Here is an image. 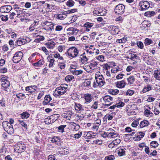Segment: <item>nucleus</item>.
Returning a JSON list of instances; mask_svg holds the SVG:
<instances>
[{"label":"nucleus","instance_id":"7c9ffc66","mask_svg":"<svg viewBox=\"0 0 160 160\" xmlns=\"http://www.w3.org/2000/svg\"><path fill=\"white\" fill-rule=\"evenodd\" d=\"M54 54L53 55V57L56 58H58L59 59L63 60V58L60 56V54L57 52H54Z\"/></svg>","mask_w":160,"mask_h":160},{"label":"nucleus","instance_id":"aec40b11","mask_svg":"<svg viewBox=\"0 0 160 160\" xmlns=\"http://www.w3.org/2000/svg\"><path fill=\"white\" fill-rule=\"evenodd\" d=\"M18 146L19 147V149H20V153H21L25 150L26 146L25 145L24 143L19 142Z\"/></svg>","mask_w":160,"mask_h":160},{"label":"nucleus","instance_id":"69168bd1","mask_svg":"<svg viewBox=\"0 0 160 160\" xmlns=\"http://www.w3.org/2000/svg\"><path fill=\"white\" fill-rule=\"evenodd\" d=\"M7 71V68H0V73H5Z\"/></svg>","mask_w":160,"mask_h":160},{"label":"nucleus","instance_id":"dca6fc26","mask_svg":"<svg viewBox=\"0 0 160 160\" xmlns=\"http://www.w3.org/2000/svg\"><path fill=\"white\" fill-rule=\"evenodd\" d=\"M39 22L38 20L34 21L33 22L29 28V30L30 32H32L34 31L35 27L38 25Z\"/></svg>","mask_w":160,"mask_h":160},{"label":"nucleus","instance_id":"412c9836","mask_svg":"<svg viewBox=\"0 0 160 160\" xmlns=\"http://www.w3.org/2000/svg\"><path fill=\"white\" fill-rule=\"evenodd\" d=\"M51 100L52 98L50 95H47L44 98V101L43 102V104H47Z\"/></svg>","mask_w":160,"mask_h":160},{"label":"nucleus","instance_id":"de8ad7c7","mask_svg":"<svg viewBox=\"0 0 160 160\" xmlns=\"http://www.w3.org/2000/svg\"><path fill=\"white\" fill-rule=\"evenodd\" d=\"M110 128H109L107 131V132H104L102 134V136L103 137H108L109 138V134Z\"/></svg>","mask_w":160,"mask_h":160},{"label":"nucleus","instance_id":"0eeeda50","mask_svg":"<svg viewBox=\"0 0 160 160\" xmlns=\"http://www.w3.org/2000/svg\"><path fill=\"white\" fill-rule=\"evenodd\" d=\"M42 24L44 27L43 28L48 31L49 29L51 31L54 29V27L55 24H54L51 22H49L46 21L42 22Z\"/></svg>","mask_w":160,"mask_h":160},{"label":"nucleus","instance_id":"4c0bfd02","mask_svg":"<svg viewBox=\"0 0 160 160\" xmlns=\"http://www.w3.org/2000/svg\"><path fill=\"white\" fill-rule=\"evenodd\" d=\"M118 153L119 156H122L125 154V151L122 149L120 148L118 150Z\"/></svg>","mask_w":160,"mask_h":160},{"label":"nucleus","instance_id":"603ef678","mask_svg":"<svg viewBox=\"0 0 160 160\" xmlns=\"http://www.w3.org/2000/svg\"><path fill=\"white\" fill-rule=\"evenodd\" d=\"M116 105L117 107L121 108L123 107L125 103L122 102H119L118 103H117Z\"/></svg>","mask_w":160,"mask_h":160},{"label":"nucleus","instance_id":"1a4fd4ad","mask_svg":"<svg viewBox=\"0 0 160 160\" xmlns=\"http://www.w3.org/2000/svg\"><path fill=\"white\" fill-rule=\"evenodd\" d=\"M125 7L122 4H118L116 6L115 9V12L118 14H122L124 11Z\"/></svg>","mask_w":160,"mask_h":160},{"label":"nucleus","instance_id":"09e8293b","mask_svg":"<svg viewBox=\"0 0 160 160\" xmlns=\"http://www.w3.org/2000/svg\"><path fill=\"white\" fill-rule=\"evenodd\" d=\"M98 101H95L92 105L91 108L95 109H97L98 108Z\"/></svg>","mask_w":160,"mask_h":160},{"label":"nucleus","instance_id":"c9c22d12","mask_svg":"<svg viewBox=\"0 0 160 160\" xmlns=\"http://www.w3.org/2000/svg\"><path fill=\"white\" fill-rule=\"evenodd\" d=\"M144 115L147 117H151L153 116V113L150 111H144Z\"/></svg>","mask_w":160,"mask_h":160},{"label":"nucleus","instance_id":"5701e85b","mask_svg":"<svg viewBox=\"0 0 160 160\" xmlns=\"http://www.w3.org/2000/svg\"><path fill=\"white\" fill-rule=\"evenodd\" d=\"M103 100L105 102L108 103L113 101V98L109 96H106L103 97Z\"/></svg>","mask_w":160,"mask_h":160},{"label":"nucleus","instance_id":"5fc2aeb1","mask_svg":"<svg viewBox=\"0 0 160 160\" xmlns=\"http://www.w3.org/2000/svg\"><path fill=\"white\" fill-rule=\"evenodd\" d=\"M82 134V132H79L78 133L74 134V137L75 138H80Z\"/></svg>","mask_w":160,"mask_h":160},{"label":"nucleus","instance_id":"7ed1b4c3","mask_svg":"<svg viewBox=\"0 0 160 160\" xmlns=\"http://www.w3.org/2000/svg\"><path fill=\"white\" fill-rule=\"evenodd\" d=\"M2 126L5 130L8 133L12 134L13 133L14 130L12 126L7 121L2 122Z\"/></svg>","mask_w":160,"mask_h":160},{"label":"nucleus","instance_id":"9b49d317","mask_svg":"<svg viewBox=\"0 0 160 160\" xmlns=\"http://www.w3.org/2000/svg\"><path fill=\"white\" fill-rule=\"evenodd\" d=\"M83 98L85 100L84 104H88L92 100L93 98L91 94L86 93L84 95Z\"/></svg>","mask_w":160,"mask_h":160},{"label":"nucleus","instance_id":"4d7b16f0","mask_svg":"<svg viewBox=\"0 0 160 160\" xmlns=\"http://www.w3.org/2000/svg\"><path fill=\"white\" fill-rule=\"evenodd\" d=\"M74 4V2L71 0L68 1L67 2V5L69 7L72 6Z\"/></svg>","mask_w":160,"mask_h":160},{"label":"nucleus","instance_id":"473e14b6","mask_svg":"<svg viewBox=\"0 0 160 160\" xmlns=\"http://www.w3.org/2000/svg\"><path fill=\"white\" fill-rule=\"evenodd\" d=\"M16 11L17 14L18 15L23 14L25 12V11L23 10V9H22L19 8H16Z\"/></svg>","mask_w":160,"mask_h":160},{"label":"nucleus","instance_id":"a878e982","mask_svg":"<svg viewBox=\"0 0 160 160\" xmlns=\"http://www.w3.org/2000/svg\"><path fill=\"white\" fill-rule=\"evenodd\" d=\"M71 125L72 127H73V130L74 131H78L80 128V126L78 124H76L74 122H72L71 123Z\"/></svg>","mask_w":160,"mask_h":160},{"label":"nucleus","instance_id":"423d86ee","mask_svg":"<svg viewBox=\"0 0 160 160\" xmlns=\"http://www.w3.org/2000/svg\"><path fill=\"white\" fill-rule=\"evenodd\" d=\"M23 56V53L21 51L17 52L14 54L12 61L14 63H18L21 60Z\"/></svg>","mask_w":160,"mask_h":160},{"label":"nucleus","instance_id":"0e129e2a","mask_svg":"<svg viewBox=\"0 0 160 160\" xmlns=\"http://www.w3.org/2000/svg\"><path fill=\"white\" fill-rule=\"evenodd\" d=\"M63 27L61 25H58L55 28V30L57 31H60L62 29Z\"/></svg>","mask_w":160,"mask_h":160},{"label":"nucleus","instance_id":"052dcab7","mask_svg":"<svg viewBox=\"0 0 160 160\" xmlns=\"http://www.w3.org/2000/svg\"><path fill=\"white\" fill-rule=\"evenodd\" d=\"M7 151V148L4 146L2 147L1 150V152L2 154H5L6 153Z\"/></svg>","mask_w":160,"mask_h":160},{"label":"nucleus","instance_id":"8fccbe9b","mask_svg":"<svg viewBox=\"0 0 160 160\" xmlns=\"http://www.w3.org/2000/svg\"><path fill=\"white\" fill-rule=\"evenodd\" d=\"M55 60L53 58H50L49 61V64L48 65L49 68L52 67L54 64Z\"/></svg>","mask_w":160,"mask_h":160},{"label":"nucleus","instance_id":"b1692460","mask_svg":"<svg viewBox=\"0 0 160 160\" xmlns=\"http://www.w3.org/2000/svg\"><path fill=\"white\" fill-rule=\"evenodd\" d=\"M149 122L148 121L145 120L142 121L140 124V127L141 128H143L144 127L148 126V125Z\"/></svg>","mask_w":160,"mask_h":160},{"label":"nucleus","instance_id":"13d9d810","mask_svg":"<svg viewBox=\"0 0 160 160\" xmlns=\"http://www.w3.org/2000/svg\"><path fill=\"white\" fill-rule=\"evenodd\" d=\"M68 41H73L75 40L76 37L75 36H71L70 35H68Z\"/></svg>","mask_w":160,"mask_h":160},{"label":"nucleus","instance_id":"39448f33","mask_svg":"<svg viewBox=\"0 0 160 160\" xmlns=\"http://www.w3.org/2000/svg\"><path fill=\"white\" fill-rule=\"evenodd\" d=\"M31 39L28 37H25L23 38H20L15 42V46H20L24 45L27 42H30Z\"/></svg>","mask_w":160,"mask_h":160},{"label":"nucleus","instance_id":"20e7f679","mask_svg":"<svg viewBox=\"0 0 160 160\" xmlns=\"http://www.w3.org/2000/svg\"><path fill=\"white\" fill-rule=\"evenodd\" d=\"M95 78L97 82L100 86L103 85L105 82L103 76L100 72H97L95 74Z\"/></svg>","mask_w":160,"mask_h":160},{"label":"nucleus","instance_id":"6e6d98bb","mask_svg":"<svg viewBox=\"0 0 160 160\" xmlns=\"http://www.w3.org/2000/svg\"><path fill=\"white\" fill-rule=\"evenodd\" d=\"M37 38L36 39V41L37 42H39L40 41L43 40L44 39V38L43 36H38V35L37 36Z\"/></svg>","mask_w":160,"mask_h":160},{"label":"nucleus","instance_id":"49530a36","mask_svg":"<svg viewBox=\"0 0 160 160\" xmlns=\"http://www.w3.org/2000/svg\"><path fill=\"white\" fill-rule=\"evenodd\" d=\"M19 147L18 146V143L14 146V151L18 153H20V149H19Z\"/></svg>","mask_w":160,"mask_h":160},{"label":"nucleus","instance_id":"cd10ccee","mask_svg":"<svg viewBox=\"0 0 160 160\" xmlns=\"http://www.w3.org/2000/svg\"><path fill=\"white\" fill-rule=\"evenodd\" d=\"M83 55V54L82 55H81V57L80 58L79 61L82 63H85L87 61L88 59L86 56Z\"/></svg>","mask_w":160,"mask_h":160},{"label":"nucleus","instance_id":"f3484780","mask_svg":"<svg viewBox=\"0 0 160 160\" xmlns=\"http://www.w3.org/2000/svg\"><path fill=\"white\" fill-rule=\"evenodd\" d=\"M67 14H68L66 11L61 12L57 15V18L61 20H63L66 17Z\"/></svg>","mask_w":160,"mask_h":160},{"label":"nucleus","instance_id":"ea45409f","mask_svg":"<svg viewBox=\"0 0 160 160\" xmlns=\"http://www.w3.org/2000/svg\"><path fill=\"white\" fill-rule=\"evenodd\" d=\"M74 79V77L72 75H68L65 78V80L68 82L71 81Z\"/></svg>","mask_w":160,"mask_h":160},{"label":"nucleus","instance_id":"e433bc0d","mask_svg":"<svg viewBox=\"0 0 160 160\" xmlns=\"http://www.w3.org/2000/svg\"><path fill=\"white\" fill-rule=\"evenodd\" d=\"M128 82L130 84H132L135 81V78L133 76H130L128 79Z\"/></svg>","mask_w":160,"mask_h":160},{"label":"nucleus","instance_id":"6ab92c4d","mask_svg":"<svg viewBox=\"0 0 160 160\" xmlns=\"http://www.w3.org/2000/svg\"><path fill=\"white\" fill-rule=\"evenodd\" d=\"M126 83L124 80L117 82V87L119 88H123L125 86Z\"/></svg>","mask_w":160,"mask_h":160},{"label":"nucleus","instance_id":"e2e57ef3","mask_svg":"<svg viewBox=\"0 0 160 160\" xmlns=\"http://www.w3.org/2000/svg\"><path fill=\"white\" fill-rule=\"evenodd\" d=\"M83 85L86 87L89 86L91 84V82L90 81L86 80L83 82Z\"/></svg>","mask_w":160,"mask_h":160},{"label":"nucleus","instance_id":"f704fd0d","mask_svg":"<svg viewBox=\"0 0 160 160\" xmlns=\"http://www.w3.org/2000/svg\"><path fill=\"white\" fill-rule=\"evenodd\" d=\"M109 92L113 95H116L119 93V91L118 89H111L109 90Z\"/></svg>","mask_w":160,"mask_h":160},{"label":"nucleus","instance_id":"f257e3e1","mask_svg":"<svg viewBox=\"0 0 160 160\" xmlns=\"http://www.w3.org/2000/svg\"><path fill=\"white\" fill-rule=\"evenodd\" d=\"M79 52V50L75 47H71L67 51L68 57L70 58H74L77 57Z\"/></svg>","mask_w":160,"mask_h":160},{"label":"nucleus","instance_id":"4be33fe9","mask_svg":"<svg viewBox=\"0 0 160 160\" xmlns=\"http://www.w3.org/2000/svg\"><path fill=\"white\" fill-rule=\"evenodd\" d=\"M46 45L47 46V48L49 49L53 48L55 45V43L52 41L47 42Z\"/></svg>","mask_w":160,"mask_h":160},{"label":"nucleus","instance_id":"2f4dec72","mask_svg":"<svg viewBox=\"0 0 160 160\" xmlns=\"http://www.w3.org/2000/svg\"><path fill=\"white\" fill-rule=\"evenodd\" d=\"M51 141L53 143L58 144L60 142V139L58 137H55L52 138Z\"/></svg>","mask_w":160,"mask_h":160},{"label":"nucleus","instance_id":"c756f323","mask_svg":"<svg viewBox=\"0 0 160 160\" xmlns=\"http://www.w3.org/2000/svg\"><path fill=\"white\" fill-rule=\"evenodd\" d=\"M154 76L157 80H160V72L158 70L155 71L154 72Z\"/></svg>","mask_w":160,"mask_h":160},{"label":"nucleus","instance_id":"c85d7f7f","mask_svg":"<svg viewBox=\"0 0 160 160\" xmlns=\"http://www.w3.org/2000/svg\"><path fill=\"white\" fill-rule=\"evenodd\" d=\"M74 107L76 110L81 111L83 110L82 105L79 103H75Z\"/></svg>","mask_w":160,"mask_h":160},{"label":"nucleus","instance_id":"2eb2a0df","mask_svg":"<svg viewBox=\"0 0 160 160\" xmlns=\"http://www.w3.org/2000/svg\"><path fill=\"white\" fill-rule=\"evenodd\" d=\"M109 138H115L117 137H119V134L115 132L114 130L112 128H110L109 134Z\"/></svg>","mask_w":160,"mask_h":160},{"label":"nucleus","instance_id":"37998d69","mask_svg":"<svg viewBox=\"0 0 160 160\" xmlns=\"http://www.w3.org/2000/svg\"><path fill=\"white\" fill-rule=\"evenodd\" d=\"M93 23L87 22L84 25V26L86 28H91L93 26Z\"/></svg>","mask_w":160,"mask_h":160},{"label":"nucleus","instance_id":"6e6552de","mask_svg":"<svg viewBox=\"0 0 160 160\" xmlns=\"http://www.w3.org/2000/svg\"><path fill=\"white\" fill-rule=\"evenodd\" d=\"M139 6L141 11L146 10L150 7L149 2L145 0H142L139 2Z\"/></svg>","mask_w":160,"mask_h":160},{"label":"nucleus","instance_id":"864d4df0","mask_svg":"<svg viewBox=\"0 0 160 160\" xmlns=\"http://www.w3.org/2000/svg\"><path fill=\"white\" fill-rule=\"evenodd\" d=\"M114 159H115L114 156L111 155L106 157L105 158V160H113Z\"/></svg>","mask_w":160,"mask_h":160},{"label":"nucleus","instance_id":"58836bf2","mask_svg":"<svg viewBox=\"0 0 160 160\" xmlns=\"http://www.w3.org/2000/svg\"><path fill=\"white\" fill-rule=\"evenodd\" d=\"M96 58L98 60L103 62L105 61L104 56L102 55H99L96 57Z\"/></svg>","mask_w":160,"mask_h":160},{"label":"nucleus","instance_id":"338daca9","mask_svg":"<svg viewBox=\"0 0 160 160\" xmlns=\"http://www.w3.org/2000/svg\"><path fill=\"white\" fill-rule=\"evenodd\" d=\"M82 70H76L73 73V74L75 75H78L82 73Z\"/></svg>","mask_w":160,"mask_h":160},{"label":"nucleus","instance_id":"ddd939ff","mask_svg":"<svg viewBox=\"0 0 160 160\" xmlns=\"http://www.w3.org/2000/svg\"><path fill=\"white\" fill-rule=\"evenodd\" d=\"M121 142L120 139L119 138H117L113 140L108 145V147L110 148H112L116 147Z\"/></svg>","mask_w":160,"mask_h":160},{"label":"nucleus","instance_id":"a18cd8bd","mask_svg":"<svg viewBox=\"0 0 160 160\" xmlns=\"http://www.w3.org/2000/svg\"><path fill=\"white\" fill-rule=\"evenodd\" d=\"M152 42L151 39L148 38H146L144 41V44L146 45H148L152 43Z\"/></svg>","mask_w":160,"mask_h":160},{"label":"nucleus","instance_id":"c03bdc74","mask_svg":"<svg viewBox=\"0 0 160 160\" xmlns=\"http://www.w3.org/2000/svg\"><path fill=\"white\" fill-rule=\"evenodd\" d=\"M66 126V125H61L58 127V131L59 132H64V128Z\"/></svg>","mask_w":160,"mask_h":160},{"label":"nucleus","instance_id":"79ce46f5","mask_svg":"<svg viewBox=\"0 0 160 160\" xmlns=\"http://www.w3.org/2000/svg\"><path fill=\"white\" fill-rule=\"evenodd\" d=\"M159 144L156 141H152L150 143V145L153 148H156L158 146Z\"/></svg>","mask_w":160,"mask_h":160},{"label":"nucleus","instance_id":"774afa93","mask_svg":"<svg viewBox=\"0 0 160 160\" xmlns=\"http://www.w3.org/2000/svg\"><path fill=\"white\" fill-rule=\"evenodd\" d=\"M111 72L112 73H115L119 71V70L117 68H113L111 70Z\"/></svg>","mask_w":160,"mask_h":160},{"label":"nucleus","instance_id":"a19ab883","mask_svg":"<svg viewBox=\"0 0 160 160\" xmlns=\"http://www.w3.org/2000/svg\"><path fill=\"white\" fill-rule=\"evenodd\" d=\"M43 62L41 60H39L36 63H34L33 64L35 66L39 67L43 64Z\"/></svg>","mask_w":160,"mask_h":160},{"label":"nucleus","instance_id":"393cba45","mask_svg":"<svg viewBox=\"0 0 160 160\" xmlns=\"http://www.w3.org/2000/svg\"><path fill=\"white\" fill-rule=\"evenodd\" d=\"M155 14V12L153 11H148L145 13L144 15L148 17H151L154 16Z\"/></svg>","mask_w":160,"mask_h":160},{"label":"nucleus","instance_id":"f8f14e48","mask_svg":"<svg viewBox=\"0 0 160 160\" xmlns=\"http://www.w3.org/2000/svg\"><path fill=\"white\" fill-rule=\"evenodd\" d=\"M12 9V7L10 5L3 6L0 8V12L4 13L9 12Z\"/></svg>","mask_w":160,"mask_h":160},{"label":"nucleus","instance_id":"680f3d73","mask_svg":"<svg viewBox=\"0 0 160 160\" xmlns=\"http://www.w3.org/2000/svg\"><path fill=\"white\" fill-rule=\"evenodd\" d=\"M139 122L138 121H134L132 124V126L133 127H136L138 124Z\"/></svg>","mask_w":160,"mask_h":160},{"label":"nucleus","instance_id":"bb28decb","mask_svg":"<svg viewBox=\"0 0 160 160\" xmlns=\"http://www.w3.org/2000/svg\"><path fill=\"white\" fill-rule=\"evenodd\" d=\"M98 64L97 62L95 61L89 63V67L91 68V70L95 69Z\"/></svg>","mask_w":160,"mask_h":160},{"label":"nucleus","instance_id":"bf43d9fd","mask_svg":"<svg viewBox=\"0 0 160 160\" xmlns=\"http://www.w3.org/2000/svg\"><path fill=\"white\" fill-rule=\"evenodd\" d=\"M18 122L20 123L22 125V126L23 127L25 128H27V124H26L22 120H19Z\"/></svg>","mask_w":160,"mask_h":160},{"label":"nucleus","instance_id":"72a5a7b5","mask_svg":"<svg viewBox=\"0 0 160 160\" xmlns=\"http://www.w3.org/2000/svg\"><path fill=\"white\" fill-rule=\"evenodd\" d=\"M21 117L22 119L27 118L29 116V114L27 112H24L20 114Z\"/></svg>","mask_w":160,"mask_h":160},{"label":"nucleus","instance_id":"4468645a","mask_svg":"<svg viewBox=\"0 0 160 160\" xmlns=\"http://www.w3.org/2000/svg\"><path fill=\"white\" fill-rule=\"evenodd\" d=\"M67 31L68 32L67 33V35L70 36L73 34L74 33H78L79 31V30L72 27L69 28L67 29Z\"/></svg>","mask_w":160,"mask_h":160},{"label":"nucleus","instance_id":"9d476101","mask_svg":"<svg viewBox=\"0 0 160 160\" xmlns=\"http://www.w3.org/2000/svg\"><path fill=\"white\" fill-rule=\"evenodd\" d=\"M2 80V86L3 88L2 89H3L5 91H7L8 87L10 85L9 82L4 77H3L1 79Z\"/></svg>","mask_w":160,"mask_h":160},{"label":"nucleus","instance_id":"a211bd4d","mask_svg":"<svg viewBox=\"0 0 160 160\" xmlns=\"http://www.w3.org/2000/svg\"><path fill=\"white\" fill-rule=\"evenodd\" d=\"M152 89L151 86L149 84H147L142 89V92L143 93H146L148 92H149Z\"/></svg>","mask_w":160,"mask_h":160},{"label":"nucleus","instance_id":"3c124183","mask_svg":"<svg viewBox=\"0 0 160 160\" xmlns=\"http://www.w3.org/2000/svg\"><path fill=\"white\" fill-rule=\"evenodd\" d=\"M134 93V91L128 89L127 90L126 93V95L132 96Z\"/></svg>","mask_w":160,"mask_h":160},{"label":"nucleus","instance_id":"f03ea898","mask_svg":"<svg viewBox=\"0 0 160 160\" xmlns=\"http://www.w3.org/2000/svg\"><path fill=\"white\" fill-rule=\"evenodd\" d=\"M67 88V85L66 84H61L60 86L56 88L54 94L58 96L63 94L66 92Z\"/></svg>","mask_w":160,"mask_h":160}]
</instances>
